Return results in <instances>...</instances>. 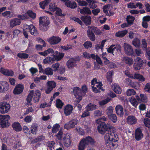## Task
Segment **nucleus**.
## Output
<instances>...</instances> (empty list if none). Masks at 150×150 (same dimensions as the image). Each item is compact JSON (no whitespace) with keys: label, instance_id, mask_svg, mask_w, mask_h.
<instances>
[{"label":"nucleus","instance_id":"obj_56","mask_svg":"<svg viewBox=\"0 0 150 150\" xmlns=\"http://www.w3.org/2000/svg\"><path fill=\"white\" fill-rule=\"evenodd\" d=\"M144 122L146 127L150 128V119L145 118L144 119Z\"/></svg>","mask_w":150,"mask_h":150},{"label":"nucleus","instance_id":"obj_13","mask_svg":"<svg viewBox=\"0 0 150 150\" xmlns=\"http://www.w3.org/2000/svg\"><path fill=\"white\" fill-rule=\"evenodd\" d=\"M61 40V39L59 36H53L47 40V41L51 45H55L59 43Z\"/></svg>","mask_w":150,"mask_h":150},{"label":"nucleus","instance_id":"obj_22","mask_svg":"<svg viewBox=\"0 0 150 150\" xmlns=\"http://www.w3.org/2000/svg\"><path fill=\"white\" fill-rule=\"evenodd\" d=\"M41 98V93L39 90H36L33 94V100L34 103H38Z\"/></svg>","mask_w":150,"mask_h":150},{"label":"nucleus","instance_id":"obj_1","mask_svg":"<svg viewBox=\"0 0 150 150\" xmlns=\"http://www.w3.org/2000/svg\"><path fill=\"white\" fill-rule=\"evenodd\" d=\"M99 120H96V122L99 124L97 127L98 130V132L101 134L105 133L104 139L107 147L106 149L109 150L115 149L117 147L116 142L119 140L118 136L115 133V128L104 122H98Z\"/></svg>","mask_w":150,"mask_h":150},{"label":"nucleus","instance_id":"obj_9","mask_svg":"<svg viewBox=\"0 0 150 150\" xmlns=\"http://www.w3.org/2000/svg\"><path fill=\"white\" fill-rule=\"evenodd\" d=\"M56 86V83L54 81H48L46 85V88L45 89L46 93L49 94L55 88Z\"/></svg>","mask_w":150,"mask_h":150},{"label":"nucleus","instance_id":"obj_43","mask_svg":"<svg viewBox=\"0 0 150 150\" xmlns=\"http://www.w3.org/2000/svg\"><path fill=\"white\" fill-rule=\"evenodd\" d=\"M109 119L113 123H115L117 120V117L115 114H111L108 116Z\"/></svg>","mask_w":150,"mask_h":150},{"label":"nucleus","instance_id":"obj_14","mask_svg":"<svg viewBox=\"0 0 150 150\" xmlns=\"http://www.w3.org/2000/svg\"><path fill=\"white\" fill-rule=\"evenodd\" d=\"M9 85L6 81H0V92L4 93L8 89Z\"/></svg>","mask_w":150,"mask_h":150},{"label":"nucleus","instance_id":"obj_50","mask_svg":"<svg viewBox=\"0 0 150 150\" xmlns=\"http://www.w3.org/2000/svg\"><path fill=\"white\" fill-rule=\"evenodd\" d=\"M110 99L109 98H107L105 100H103L101 101H99V104L100 106L103 105L110 101Z\"/></svg>","mask_w":150,"mask_h":150},{"label":"nucleus","instance_id":"obj_19","mask_svg":"<svg viewBox=\"0 0 150 150\" xmlns=\"http://www.w3.org/2000/svg\"><path fill=\"white\" fill-rule=\"evenodd\" d=\"M116 112L117 115L120 117H122L124 115L123 108L120 105H117L115 108Z\"/></svg>","mask_w":150,"mask_h":150},{"label":"nucleus","instance_id":"obj_63","mask_svg":"<svg viewBox=\"0 0 150 150\" xmlns=\"http://www.w3.org/2000/svg\"><path fill=\"white\" fill-rule=\"evenodd\" d=\"M33 117L30 115L26 116L24 119V121L27 123H29L31 122L32 120Z\"/></svg>","mask_w":150,"mask_h":150},{"label":"nucleus","instance_id":"obj_20","mask_svg":"<svg viewBox=\"0 0 150 150\" xmlns=\"http://www.w3.org/2000/svg\"><path fill=\"white\" fill-rule=\"evenodd\" d=\"M73 110V106L70 104H67L64 107V112L65 115L66 116H69L72 112Z\"/></svg>","mask_w":150,"mask_h":150},{"label":"nucleus","instance_id":"obj_41","mask_svg":"<svg viewBox=\"0 0 150 150\" xmlns=\"http://www.w3.org/2000/svg\"><path fill=\"white\" fill-rule=\"evenodd\" d=\"M133 45L136 47H139L140 46V40L138 38H135L132 41Z\"/></svg>","mask_w":150,"mask_h":150},{"label":"nucleus","instance_id":"obj_29","mask_svg":"<svg viewBox=\"0 0 150 150\" xmlns=\"http://www.w3.org/2000/svg\"><path fill=\"white\" fill-rule=\"evenodd\" d=\"M113 91L117 94H120L122 92V89L120 86L116 83L113 84L112 86Z\"/></svg>","mask_w":150,"mask_h":150},{"label":"nucleus","instance_id":"obj_11","mask_svg":"<svg viewBox=\"0 0 150 150\" xmlns=\"http://www.w3.org/2000/svg\"><path fill=\"white\" fill-rule=\"evenodd\" d=\"M10 108V106L7 102L0 103V112L4 114L8 112Z\"/></svg>","mask_w":150,"mask_h":150},{"label":"nucleus","instance_id":"obj_62","mask_svg":"<svg viewBox=\"0 0 150 150\" xmlns=\"http://www.w3.org/2000/svg\"><path fill=\"white\" fill-rule=\"evenodd\" d=\"M69 121L73 127H74L77 124L78 122V120L74 118L72 119Z\"/></svg>","mask_w":150,"mask_h":150},{"label":"nucleus","instance_id":"obj_12","mask_svg":"<svg viewBox=\"0 0 150 150\" xmlns=\"http://www.w3.org/2000/svg\"><path fill=\"white\" fill-rule=\"evenodd\" d=\"M24 86L22 83L17 84L13 89V93L14 95H19L24 90Z\"/></svg>","mask_w":150,"mask_h":150},{"label":"nucleus","instance_id":"obj_53","mask_svg":"<svg viewBox=\"0 0 150 150\" xmlns=\"http://www.w3.org/2000/svg\"><path fill=\"white\" fill-rule=\"evenodd\" d=\"M81 92L82 93V96L86 94V93L87 91V86L86 85H84L81 88H80Z\"/></svg>","mask_w":150,"mask_h":150},{"label":"nucleus","instance_id":"obj_57","mask_svg":"<svg viewBox=\"0 0 150 150\" xmlns=\"http://www.w3.org/2000/svg\"><path fill=\"white\" fill-rule=\"evenodd\" d=\"M64 127V129H66L67 130L74 128L70 121L67 122L65 124Z\"/></svg>","mask_w":150,"mask_h":150},{"label":"nucleus","instance_id":"obj_61","mask_svg":"<svg viewBox=\"0 0 150 150\" xmlns=\"http://www.w3.org/2000/svg\"><path fill=\"white\" fill-rule=\"evenodd\" d=\"M107 114L108 116V115L113 114V107L112 106H110L106 110Z\"/></svg>","mask_w":150,"mask_h":150},{"label":"nucleus","instance_id":"obj_58","mask_svg":"<svg viewBox=\"0 0 150 150\" xmlns=\"http://www.w3.org/2000/svg\"><path fill=\"white\" fill-rule=\"evenodd\" d=\"M96 3L97 1L96 0H93L91 4H89V6L90 8H95L97 7V5L96 4Z\"/></svg>","mask_w":150,"mask_h":150},{"label":"nucleus","instance_id":"obj_42","mask_svg":"<svg viewBox=\"0 0 150 150\" xmlns=\"http://www.w3.org/2000/svg\"><path fill=\"white\" fill-rule=\"evenodd\" d=\"M114 53H115V54L120 53L121 50V46L120 45H115V46H114Z\"/></svg>","mask_w":150,"mask_h":150},{"label":"nucleus","instance_id":"obj_54","mask_svg":"<svg viewBox=\"0 0 150 150\" xmlns=\"http://www.w3.org/2000/svg\"><path fill=\"white\" fill-rule=\"evenodd\" d=\"M126 93L127 96H130L135 95L136 92L134 89H129L127 90Z\"/></svg>","mask_w":150,"mask_h":150},{"label":"nucleus","instance_id":"obj_23","mask_svg":"<svg viewBox=\"0 0 150 150\" xmlns=\"http://www.w3.org/2000/svg\"><path fill=\"white\" fill-rule=\"evenodd\" d=\"M136 98L139 103L141 102L146 103L147 101V98L146 95L142 94H140L139 96H135Z\"/></svg>","mask_w":150,"mask_h":150},{"label":"nucleus","instance_id":"obj_26","mask_svg":"<svg viewBox=\"0 0 150 150\" xmlns=\"http://www.w3.org/2000/svg\"><path fill=\"white\" fill-rule=\"evenodd\" d=\"M12 127L14 130L17 132L21 131L22 127L21 124L18 122H15L12 125Z\"/></svg>","mask_w":150,"mask_h":150},{"label":"nucleus","instance_id":"obj_27","mask_svg":"<svg viewBox=\"0 0 150 150\" xmlns=\"http://www.w3.org/2000/svg\"><path fill=\"white\" fill-rule=\"evenodd\" d=\"M127 123L130 125L135 124L137 121L135 117L133 115L129 116L127 118Z\"/></svg>","mask_w":150,"mask_h":150},{"label":"nucleus","instance_id":"obj_51","mask_svg":"<svg viewBox=\"0 0 150 150\" xmlns=\"http://www.w3.org/2000/svg\"><path fill=\"white\" fill-rule=\"evenodd\" d=\"M27 14L32 19H35L36 17V14L31 10H29L27 12Z\"/></svg>","mask_w":150,"mask_h":150},{"label":"nucleus","instance_id":"obj_36","mask_svg":"<svg viewBox=\"0 0 150 150\" xmlns=\"http://www.w3.org/2000/svg\"><path fill=\"white\" fill-rule=\"evenodd\" d=\"M96 105L90 103L87 105L85 108L86 110H88L89 111H93L96 109Z\"/></svg>","mask_w":150,"mask_h":150},{"label":"nucleus","instance_id":"obj_10","mask_svg":"<svg viewBox=\"0 0 150 150\" xmlns=\"http://www.w3.org/2000/svg\"><path fill=\"white\" fill-rule=\"evenodd\" d=\"M73 93L75 98L78 99V102L79 103L82 99V94L80 88L78 87H75L73 88Z\"/></svg>","mask_w":150,"mask_h":150},{"label":"nucleus","instance_id":"obj_40","mask_svg":"<svg viewBox=\"0 0 150 150\" xmlns=\"http://www.w3.org/2000/svg\"><path fill=\"white\" fill-rule=\"evenodd\" d=\"M38 127L36 124H34L32 125L30 128V131L32 134H36L38 131Z\"/></svg>","mask_w":150,"mask_h":150},{"label":"nucleus","instance_id":"obj_39","mask_svg":"<svg viewBox=\"0 0 150 150\" xmlns=\"http://www.w3.org/2000/svg\"><path fill=\"white\" fill-rule=\"evenodd\" d=\"M127 33V30H125L116 33L115 35L116 36L118 37H123L126 35Z\"/></svg>","mask_w":150,"mask_h":150},{"label":"nucleus","instance_id":"obj_60","mask_svg":"<svg viewBox=\"0 0 150 150\" xmlns=\"http://www.w3.org/2000/svg\"><path fill=\"white\" fill-rule=\"evenodd\" d=\"M59 64L57 62L52 65V68L53 69V71H55L58 70L59 67Z\"/></svg>","mask_w":150,"mask_h":150},{"label":"nucleus","instance_id":"obj_55","mask_svg":"<svg viewBox=\"0 0 150 150\" xmlns=\"http://www.w3.org/2000/svg\"><path fill=\"white\" fill-rule=\"evenodd\" d=\"M114 46H115V45H112L108 48H107V52L109 53H111L113 55H114L113 51H114Z\"/></svg>","mask_w":150,"mask_h":150},{"label":"nucleus","instance_id":"obj_25","mask_svg":"<svg viewBox=\"0 0 150 150\" xmlns=\"http://www.w3.org/2000/svg\"><path fill=\"white\" fill-rule=\"evenodd\" d=\"M21 23V19L17 18H15L10 21V25L11 27L13 28L15 26L19 25Z\"/></svg>","mask_w":150,"mask_h":150},{"label":"nucleus","instance_id":"obj_46","mask_svg":"<svg viewBox=\"0 0 150 150\" xmlns=\"http://www.w3.org/2000/svg\"><path fill=\"white\" fill-rule=\"evenodd\" d=\"M60 126L59 124H56L54 125L52 129V132L53 133H56L59 131Z\"/></svg>","mask_w":150,"mask_h":150},{"label":"nucleus","instance_id":"obj_16","mask_svg":"<svg viewBox=\"0 0 150 150\" xmlns=\"http://www.w3.org/2000/svg\"><path fill=\"white\" fill-rule=\"evenodd\" d=\"M80 19L86 25H90L91 23V17L88 15L81 16Z\"/></svg>","mask_w":150,"mask_h":150},{"label":"nucleus","instance_id":"obj_45","mask_svg":"<svg viewBox=\"0 0 150 150\" xmlns=\"http://www.w3.org/2000/svg\"><path fill=\"white\" fill-rule=\"evenodd\" d=\"M64 105V103L60 99H57L56 100V106L57 108L61 109Z\"/></svg>","mask_w":150,"mask_h":150},{"label":"nucleus","instance_id":"obj_28","mask_svg":"<svg viewBox=\"0 0 150 150\" xmlns=\"http://www.w3.org/2000/svg\"><path fill=\"white\" fill-rule=\"evenodd\" d=\"M65 5L67 7L71 9H74L77 6L76 3L73 1H68L67 2H66Z\"/></svg>","mask_w":150,"mask_h":150},{"label":"nucleus","instance_id":"obj_32","mask_svg":"<svg viewBox=\"0 0 150 150\" xmlns=\"http://www.w3.org/2000/svg\"><path fill=\"white\" fill-rule=\"evenodd\" d=\"M133 78L138 80L141 82H144L146 80V79L144 76L139 74L136 73L134 74Z\"/></svg>","mask_w":150,"mask_h":150},{"label":"nucleus","instance_id":"obj_47","mask_svg":"<svg viewBox=\"0 0 150 150\" xmlns=\"http://www.w3.org/2000/svg\"><path fill=\"white\" fill-rule=\"evenodd\" d=\"M17 56L18 57L21 58L26 59L28 58L29 55L28 54L24 53H19L17 54Z\"/></svg>","mask_w":150,"mask_h":150},{"label":"nucleus","instance_id":"obj_3","mask_svg":"<svg viewBox=\"0 0 150 150\" xmlns=\"http://www.w3.org/2000/svg\"><path fill=\"white\" fill-rule=\"evenodd\" d=\"M64 53L56 51L54 54L51 55L52 57H47L43 60V63L45 64H50L53 63L54 61H59L64 57Z\"/></svg>","mask_w":150,"mask_h":150},{"label":"nucleus","instance_id":"obj_18","mask_svg":"<svg viewBox=\"0 0 150 150\" xmlns=\"http://www.w3.org/2000/svg\"><path fill=\"white\" fill-rule=\"evenodd\" d=\"M124 50L125 53L128 55H132L134 51L132 47L129 45L124 43Z\"/></svg>","mask_w":150,"mask_h":150},{"label":"nucleus","instance_id":"obj_7","mask_svg":"<svg viewBox=\"0 0 150 150\" xmlns=\"http://www.w3.org/2000/svg\"><path fill=\"white\" fill-rule=\"evenodd\" d=\"M10 118L8 115H0V127L2 128L8 127L10 124L8 122Z\"/></svg>","mask_w":150,"mask_h":150},{"label":"nucleus","instance_id":"obj_21","mask_svg":"<svg viewBox=\"0 0 150 150\" xmlns=\"http://www.w3.org/2000/svg\"><path fill=\"white\" fill-rule=\"evenodd\" d=\"M25 30H28L31 34L34 36L37 35L38 34L37 30L33 24L28 25V28H26Z\"/></svg>","mask_w":150,"mask_h":150},{"label":"nucleus","instance_id":"obj_49","mask_svg":"<svg viewBox=\"0 0 150 150\" xmlns=\"http://www.w3.org/2000/svg\"><path fill=\"white\" fill-rule=\"evenodd\" d=\"M55 144V143L53 141H48L47 143L48 147L51 150L52 148L54 149Z\"/></svg>","mask_w":150,"mask_h":150},{"label":"nucleus","instance_id":"obj_44","mask_svg":"<svg viewBox=\"0 0 150 150\" xmlns=\"http://www.w3.org/2000/svg\"><path fill=\"white\" fill-rule=\"evenodd\" d=\"M2 73L4 75L10 76H12L14 74L13 71L9 70H3L2 71Z\"/></svg>","mask_w":150,"mask_h":150},{"label":"nucleus","instance_id":"obj_2","mask_svg":"<svg viewBox=\"0 0 150 150\" xmlns=\"http://www.w3.org/2000/svg\"><path fill=\"white\" fill-rule=\"evenodd\" d=\"M70 136L71 134L69 133L64 134L62 130L60 129L55 135V137L57 140L62 141L64 146L68 147L71 145V144Z\"/></svg>","mask_w":150,"mask_h":150},{"label":"nucleus","instance_id":"obj_17","mask_svg":"<svg viewBox=\"0 0 150 150\" xmlns=\"http://www.w3.org/2000/svg\"><path fill=\"white\" fill-rule=\"evenodd\" d=\"M77 11L81 14L84 15H89L91 14L90 9L87 7H84L82 8H78Z\"/></svg>","mask_w":150,"mask_h":150},{"label":"nucleus","instance_id":"obj_31","mask_svg":"<svg viewBox=\"0 0 150 150\" xmlns=\"http://www.w3.org/2000/svg\"><path fill=\"white\" fill-rule=\"evenodd\" d=\"M129 101L132 104V106L135 108L137 107L139 102L137 100L136 97L134 96H131L129 98Z\"/></svg>","mask_w":150,"mask_h":150},{"label":"nucleus","instance_id":"obj_34","mask_svg":"<svg viewBox=\"0 0 150 150\" xmlns=\"http://www.w3.org/2000/svg\"><path fill=\"white\" fill-rule=\"evenodd\" d=\"M34 91L33 90L30 91V93H29L27 97L26 100L27 103L28 105H31V101L32 99L33 98V94L34 93Z\"/></svg>","mask_w":150,"mask_h":150},{"label":"nucleus","instance_id":"obj_4","mask_svg":"<svg viewBox=\"0 0 150 150\" xmlns=\"http://www.w3.org/2000/svg\"><path fill=\"white\" fill-rule=\"evenodd\" d=\"M87 35L89 39L92 41H95L96 38L95 34L100 35L102 34V32L97 27L91 25L88 26Z\"/></svg>","mask_w":150,"mask_h":150},{"label":"nucleus","instance_id":"obj_35","mask_svg":"<svg viewBox=\"0 0 150 150\" xmlns=\"http://www.w3.org/2000/svg\"><path fill=\"white\" fill-rule=\"evenodd\" d=\"M114 74L113 71H109L107 73L106 78L108 81L110 83L112 82V76Z\"/></svg>","mask_w":150,"mask_h":150},{"label":"nucleus","instance_id":"obj_64","mask_svg":"<svg viewBox=\"0 0 150 150\" xmlns=\"http://www.w3.org/2000/svg\"><path fill=\"white\" fill-rule=\"evenodd\" d=\"M144 90L146 92L150 93V83L146 84L144 88Z\"/></svg>","mask_w":150,"mask_h":150},{"label":"nucleus","instance_id":"obj_8","mask_svg":"<svg viewBox=\"0 0 150 150\" xmlns=\"http://www.w3.org/2000/svg\"><path fill=\"white\" fill-rule=\"evenodd\" d=\"M144 63V62L143 61L141 58L137 57L134 59V63L133 65V67L135 70H139L142 68Z\"/></svg>","mask_w":150,"mask_h":150},{"label":"nucleus","instance_id":"obj_38","mask_svg":"<svg viewBox=\"0 0 150 150\" xmlns=\"http://www.w3.org/2000/svg\"><path fill=\"white\" fill-rule=\"evenodd\" d=\"M44 74L48 76H51L53 74V70L50 67L46 68L45 69Z\"/></svg>","mask_w":150,"mask_h":150},{"label":"nucleus","instance_id":"obj_30","mask_svg":"<svg viewBox=\"0 0 150 150\" xmlns=\"http://www.w3.org/2000/svg\"><path fill=\"white\" fill-rule=\"evenodd\" d=\"M38 54L42 56H45L48 54H54V50L51 48H48L44 52H39Z\"/></svg>","mask_w":150,"mask_h":150},{"label":"nucleus","instance_id":"obj_37","mask_svg":"<svg viewBox=\"0 0 150 150\" xmlns=\"http://www.w3.org/2000/svg\"><path fill=\"white\" fill-rule=\"evenodd\" d=\"M135 18L130 15H128L127 16L126 20L128 24L131 25H132L135 20Z\"/></svg>","mask_w":150,"mask_h":150},{"label":"nucleus","instance_id":"obj_6","mask_svg":"<svg viewBox=\"0 0 150 150\" xmlns=\"http://www.w3.org/2000/svg\"><path fill=\"white\" fill-rule=\"evenodd\" d=\"M50 23L49 18L47 17L46 18L44 17H40L39 19V28L40 29L43 31H46L48 29V25Z\"/></svg>","mask_w":150,"mask_h":150},{"label":"nucleus","instance_id":"obj_33","mask_svg":"<svg viewBox=\"0 0 150 150\" xmlns=\"http://www.w3.org/2000/svg\"><path fill=\"white\" fill-rule=\"evenodd\" d=\"M123 61L126 64H128L129 66L131 65L133 62V60L132 58L127 57H124Z\"/></svg>","mask_w":150,"mask_h":150},{"label":"nucleus","instance_id":"obj_59","mask_svg":"<svg viewBox=\"0 0 150 150\" xmlns=\"http://www.w3.org/2000/svg\"><path fill=\"white\" fill-rule=\"evenodd\" d=\"M90 115L89 111L88 110H85L82 114L81 116V118H84L85 117L89 116Z\"/></svg>","mask_w":150,"mask_h":150},{"label":"nucleus","instance_id":"obj_24","mask_svg":"<svg viewBox=\"0 0 150 150\" xmlns=\"http://www.w3.org/2000/svg\"><path fill=\"white\" fill-rule=\"evenodd\" d=\"M76 60L75 59L72 58L67 61V65L69 68H72L76 65Z\"/></svg>","mask_w":150,"mask_h":150},{"label":"nucleus","instance_id":"obj_5","mask_svg":"<svg viewBox=\"0 0 150 150\" xmlns=\"http://www.w3.org/2000/svg\"><path fill=\"white\" fill-rule=\"evenodd\" d=\"M95 142L94 139L91 137H86L85 138L82 139L80 141L79 145V150H84L86 147L89 144H94Z\"/></svg>","mask_w":150,"mask_h":150},{"label":"nucleus","instance_id":"obj_52","mask_svg":"<svg viewBox=\"0 0 150 150\" xmlns=\"http://www.w3.org/2000/svg\"><path fill=\"white\" fill-rule=\"evenodd\" d=\"M2 15L6 18H10L11 17V11H6L2 13Z\"/></svg>","mask_w":150,"mask_h":150},{"label":"nucleus","instance_id":"obj_15","mask_svg":"<svg viewBox=\"0 0 150 150\" xmlns=\"http://www.w3.org/2000/svg\"><path fill=\"white\" fill-rule=\"evenodd\" d=\"M143 135L140 128H137L135 132L134 137L136 140L137 141H140L143 137Z\"/></svg>","mask_w":150,"mask_h":150},{"label":"nucleus","instance_id":"obj_48","mask_svg":"<svg viewBox=\"0 0 150 150\" xmlns=\"http://www.w3.org/2000/svg\"><path fill=\"white\" fill-rule=\"evenodd\" d=\"M83 45L85 49H87L89 48H91L92 46V44L90 41H86L85 42Z\"/></svg>","mask_w":150,"mask_h":150}]
</instances>
